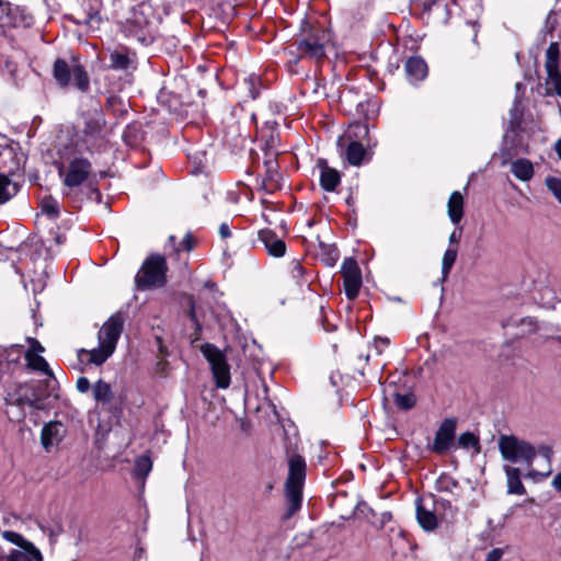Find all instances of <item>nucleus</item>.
<instances>
[{"label": "nucleus", "mask_w": 561, "mask_h": 561, "mask_svg": "<svg viewBox=\"0 0 561 561\" xmlns=\"http://www.w3.org/2000/svg\"><path fill=\"white\" fill-rule=\"evenodd\" d=\"M119 30L129 41L142 46L151 45L158 36L152 7L145 1L138 3L130 10L129 15L119 23Z\"/></svg>", "instance_id": "obj_1"}, {"label": "nucleus", "mask_w": 561, "mask_h": 561, "mask_svg": "<svg viewBox=\"0 0 561 561\" xmlns=\"http://www.w3.org/2000/svg\"><path fill=\"white\" fill-rule=\"evenodd\" d=\"M306 471L307 465L305 458L301 455L291 454L288 457V476L285 481V519L291 518L301 508Z\"/></svg>", "instance_id": "obj_2"}, {"label": "nucleus", "mask_w": 561, "mask_h": 561, "mask_svg": "<svg viewBox=\"0 0 561 561\" xmlns=\"http://www.w3.org/2000/svg\"><path fill=\"white\" fill-rule=\"evenodd\" d=\"M168 264L163 255L152 253L142 262L135 276V287L138 290L161 288L168 283Z\"/></svg>", "instance_id": "obj_3"}, {"label": "nucleus", "mask_w": 561, "mask_h": 561, "mask_svg": "<svg viewBox=\"0 0 561 561\" xmlns=\"http://www.w3.org/2000/svg\"><path fill=\"white\" fill-rule=\"evenodd\" d=\"M302 37L297 38L291 47H295L297 60L310 58L317 61L325 57L324 43L328 41L327 32L323 28H316L307 21L304 22Z\"/></svg>", "instance_id": "obj_4"}, {"label": "nucleus", "mask_w": 561, "mask_h": 561, "mask_svg": "<svg viewBox=\"0 0 561 561\" xmlns=\"http://www.w3.org/2000/svg\"><path fill=\"white\" fill-rule=\"evenodd\" d=\"M53 77L60 88H68L73 77V85L81 92L90 89V77L78 58H72L71 64L66 59L57 58L53 65Z\"/></svg>", "instance_id": "obj_5"}, {"label": "nucleus", "mask_w": 561, "mask_h": 561, "mask_svg": "<svg viewBox=\"0 0 561 561\" xmlns=\"http://www.w3.org/2000/svg\"><path fill=\"white\" fill-rule=\"evenodd\" d=\"M56 390L46 388L42 382L36 387L28 383L19 385L14 392H8L7 404H16L21 408L30 407L35 410L44 409V401L50 397L57 398Z\"/></svg>", "instance_id": "obj_6"}, {"label": "nucleus", "mask_w": 561, "mask_h": 561, "mask_svg": "<svg viewBox=\"0 0 561 561\" xmlns=\"http://www.w3.org/2000/svg\"><path fill=\"white\" fill-rule=\"evenodd\" d=\"M499 450L504 460L510 462H525L530 467L536 458V448L515 435L502 434L499 437Z\"/></svg>", "instance_id": "obj_7"}, {"label": "nucleus", "mask_w": 561, "mask_h": 561, "mask_svg": "<svg viewBox=\"0 0 561 561\" xmlns=\"http://www.w3.org/2000/svg\"><path fill=\"white\" fill-rule=\"evenodd\" d=\"M201 352L210 366L216 387L227 389L230 386L231 376L226 354L213 343H204Z\"/></svg>", "instance_id": "obj_8"}, {"label": "nucleus", "mask_w": 561, "mask_h": 561, "mask_svg": "<svg viewBox=\"0 0 561 561\" xmlns=\"http://www.w3.org/2000/svg\"><path fill=\"white\" fill-rule=\"evenodd\" d=\"M2 537L16 546L11 549L7 556H0L5 561H43V554L41 550L30 540L24 538L21 534L4 530Z\"/></svg>", "instance_id": "obj_9"}, {"label": "nucleus", "mask_w": 561, "mask_h": 561, "mask_svg": "<svg viewBox=\"0 0 561 561\" xmlns=\"http://www.w3.org/2000/svg\"><path fill=\"white\" fill-rule=\"evenodd\" d=\"M24 354V346L21 344L0 346V387L10 385L14 373L22 369L21 358Z\"/></svg>", "instance_id": "obj_10"}, {"label": "nucleus", "mask_w": 561, "mask_h": 561, "mask_svg": "<svg viewBox=\"0 0 561 561\" xmlns=\"http://www.w3.org/2000/svg\"><path fill=\"white\" fill-rule=\"evenodd\" d=\"M92 396L95 401V408L110 413L113 416H119L123 412V398L116 396L112 386L103 379H99L92 385Z\"/></svg>", "instance_id": "obj_11"}, {"label": "nucleus", "mask_w": 561, "mask_h": 561, "mask_svg": "<svg viewBox=\"0 0 561 561\" xmlns=\"http://www.w3.org/2000/svg\"><path fill=\"white\" fill-rule=\"evenodd\" d=\"M343 287L348 300H355L363 284L362 272L356 260L348 257L342 264Z\"/></svg>", "instance_id": "obj_12"}, {"label": "nucleus", "mask_w": 561, "mask_h": 561, "mask_svg": "<svg viewBox=\"0 0 561 561\" xmlns=\"http://www.w3.org/2000/svg\"><path fill=\"white\" fill-rule=\"evenodd\" d=\"M124 329V319L122 314L115 313L111 316L98 334L99 344L105 345L111 350L115 351L118 339Z\"/></svg>", "instance_id": "obj_13"}, {"label": "nucleus", "mask_w": 561, "mask_h": 561, "mask_svg": "<svg viewBox=\"0 0 561 561\" xmlns=\"http://www.w3.org/2000/svg\"><path fill=\"white\" fill-rule=\"evenodd\" d=\"M277 156L278 152H265V160L263 162L265 174L261 183V188L267 194H273L282 187V176L278 172V162L276 159Z\"/></svg>", "instance_id": "obj_14"}, {"label": "nucleus", "mask_w": 561, "mask_h": 561, "mask_svg": "<svg viewBox=\"0 0 561 561\" xmlns=\"http://www.w3.org/2000/svg\"><path fill=\"white\" fill-rule=\"evenodd\" d=\"M92 171L91 162L85 158H75L70 161L64 178V184L69 187H77L84 183Z\"/></svg>", "instance_id": "obj_15"}, {"label": "nucleus", "mask_w": 561, "mask_h": 561, "mask_svg": "<svg viewBox=\"0 0 561 561\" xmlns=\"http://www.w3.org/2000/svg\"><path fill=\"white\" fill-rule=\"evenodd\" d=\"M456 434V421L446 419L438 427L431 450L442 455L449 450Z\"/></svg>", "instance_id": "obj_16"}, {"label": "nucleus", "mask_w": 561, "mask_h": 561, "mask_svg": "<svg viewBox=\"0 0 561 561\" xmlns=\"http://www.w3.org/2000/svg\"><path fill=\"white\" fill-rule=\"evenodd\" d=\"M101 7V0H83L75 22L77 24H84L92 30H98L102 22L100 15Z\"/></svg>", "instance_id": "obj_17"}, {"label": "nucleus", "mask_w": 561, "mask_h": 561, "mask_svg": "<svg viewBox=\"0 0 561 561\" xmlns=\"http://www.w3.org/2000/svg\"><path fill=\"white\" fill-rule=\"evenodd\" d=\"M137 55L126 46H119L110 53V68L116 71L137 69Z\"/></svg>", "instance_id": "obj_18"}, {"label": "nucleus", "mask_w": 561, "mask_h": 561, "mask_svg": "<svg viewBox=\"0 0 561 561\" xmlns=\"http://www.w3.org/2000/svg\"><path fill=\"white\" fill-rule=\"evenodd\" d=\"M24 358L26 360V367L34 371H41L46 375V378L41 381L46 388L56 390L57 389V380L54 376L53 370L49 368L46 359L41 356V354H36L35 352H25Z\"/></svg>", "instance_id": "obj_19"}, {"label": "nucleus", "mask_w": 561, "mask_h": 561, "mask_svg": "<svg viewBox=\"0 0 561 561\" xmlns=\"http://www.w3.org/2000/svg\"><path fill=\"white\" fill-rule=\"evenodd\" d=\"M83 135L87 138L99 139L106 126L104 114L101 110L88 111L84 114Z\"/></svg>", "instance_id": "obj_20"}, {"label": "nucleus", "mask_w": 561, "mask_h": 561, "mask_svg": "<svg viewBox=\"0 0 561 561\" xmlns=\"http://www.w3.org/2000/svg\"><path fill=\"white\" fill-rule=\"evenodd\" d=\"M317 167L320 170V186L325 192H334L341 183V173L328 165L325 159H319Z\"/></svg>", "instance_id": "obj_21"}, {"label": "nucleus", "mask_w": 561, "mask_h": 561, "mask_svg": "<svg viewBox=\"0 0 561 561\" xmlns=\"http://www.w3.org/2000/svg\"><path fill=\"white\" fill-rule=\"evenodd\" d=\"M259 240L264 244L265 250L271 256L282 257L286 253V243L277 237L271 229L259 231Z\"/></svg>", "instance_id": "obj_22"}, {"label": "nucleus", "mask_w": 561, "mask_h": 561, "mask_svg": "<svg viewBox=\"0 0 561 561\" xmlns=\"http://www.w3.org/2000/svg\"><path fill=\"white\" fill-rule=\"evenodd\" d=\"M65 435V428L61 422L54 421L44 425L41 433L43 447L48 450L51 446L61 442Z\"/></svg>", "instance_id": "obj_23"}, {"label": "nucleus", "mask_w": 561, "mask_h": 561, "mask_svg": "<svg viewBox=\"0 0 561 561\" xmlns=\"http://www.w3.org/2000/svg\"><path fill=\"white\" fill-rule=\"evenodd\" d=\"M407 78L410 82H419L427 76V65L421 57H410L404 64Z\"/></svg>", "instance_id": "obj_24"}, {"label": "nucleus", "mask_w": 561, "mask_h": 561, "mask_svg": "<svg viewBox=\"0 0 561 561\" xmlns=\"http://www.w3.org/2000/svg\"><path fill=\"white\" fill-rule=\"evenodd\" d=\"M113 353H114V351L111 350L110 347L99 344L98 347H95L91 351L81 348L78 352V356L81 362H83V358H82L83 356H88L87 364H93V365L100 366V365L104 364L112 356Z\"/></svg>", "instance_id": "obj_25"}, {"label": "nucleus", "mask_w": 561, "mask_h": 561, "mask_svg": "<svg viewBox=\"0 0 561 561\" xmlns=\"http://www.w3.org/2000/svg\"><path fill=\"white\" fill-rule=\"evenodd\" d=\"M416 518L420 526L426 531L434 530L438 525L436 515L424 507L421 499L416 500Z\"/></svg>", "instance_id": "obj_26"}, {"label": "nucleus", "mask_w": 561, "mask_h": 561, "mask_svg": "<svg viewBox=\"0 0 561 561\" xmlns=\"http://www.w3.org/2000/svg\"><path fill=\"white\" fill-rule=\"evenodd\" d=\"M511 172L516 179L523 182L530 181L535 174L533 163L525 158H519L513 161L511 164Z\"/></svg>", "instance_id": "obj_27"}, {"label": "nucleus", "mask_w": 561, "mask_h": 561, "mask_svg": "<svg viewBox=\"0 0 561 561\" xmlns=\"http://www.w3.org/2000/svg\"><path fill=\"white\" fill-rule=\"evenodd\" d=\"M504 470L507 478V493L517 495L525 494L526 489L520 480V470L511 466H505Z\"/></svg>", "instance_id": "obj_28"}, {"label": "nucleus", "mask_w": 561, "mask_h": 561, "mask_svg": "<svg viewBox=\"0 0 561 561\" xmlns=\"http://www.w3.org/2000/svg\"><path fill=\"white\" fill-rule=\"evenodd\" d=\"M366 157L367 150L360 141H350L345 150V158L351 165H360Z\"/></svg>", "instance_id": "obj_29"}, {"label": "nucleus", "mask_w": 561, "mask_h": 561, "mask_svg": "<svg viewBox=\"0 0 561 561\" xmlns=\"http://www.w3.org/2000/svg\"><path fill=\"white\" fill-rule=\"evenodd\" d=\"M447 207L451 222H460L463 217V197L460 192L455 191L450 194Z\"/></svg>", "instance_id": "obj_30"}, {"label": "nucleus", "mask_w": 561, "mask_h": 561, "mask_svg": "<svg viewBox=\"0 0 561 561\" xmlns=\"http://www.w3.org/2000/svg\"><path fill=\"white\" fill-rule=\"evenodd\" d=\"M20 191V184L4 173H0V205L8 203Z\"/></svg>", "instance_id": "obj_31"}, {"label": "nucleus", "mask_w": 561, "mask_h": 561, "mask_svg": "<svg viewBox=\"0 0 561 561\" xmlns=\"http://www.w3.org/2000/svg\"><path fill=\"white\" fill-rule=\"evenodd\" d=\"M243 88L250 100H256L264 88L262 78L256 73H250L243 79Z\"/></svg>", "instance_id": "obj_32"}, {"label": "nucleus", "mask_w": 561, "mask_h": 561, "mask_svg": "<svg viewBox=\"0 0 561 561\" xmlns=\"http://www.w3.org/2000/svg\"><path fill=\"white\" fill-rule=\"evenodd\" d=\"M369 127L366 122H354L350 124L347 130L344 134V138L348 141L364 139L368 137Z\"/></svg>", "instance_id": "obj_33"}, {"label": "nucleus", "mask_w": 561, "mask_h": 561, "mask_svg": "<svg viewBox=\"0 0 561 561\" xmlns=\"http://www.w3.org/2000/svg\"><path fill=\"white\" fill-rule=\"evenodd\" d=\"M546 71L548 76L546 80L547 94L561 95V72L559 68L546 69Z\"/></svg>", "instance_id": "obj_34"}, {"label": "nucleus", "mask_w": 561, "mask_h": 561, "mask_svg": "<svg viewBox=\"0 0 561 561\" xmlns=\"http://www.w3.org/2000/svg\"><path fill=\"white\" fill-rule=\"evenodd\" d=\"M181 297L185 300V314L197 330H203L202 322L199 321L196 312V301L194 296L182 294Z\"/></svg>", "instance_id": "obj_35"}, {"label": "nucleus", "mask_w": 561, "mask_h": 561, "mask_svg": "<svg viewBox=\"0 0 561 561\" xmlns=\"http://www.w3.org/2000/svg\"><path fill=\"white\" fill-rule=\"evenodd\" d=\"M459 486V482L448 473H442L436 482L435 488L438 492L453 493V491Z\"/></svg>", "instance_id": "obj_36"}, {"label": "nucleus", "mask_w": 561, "mask_h": 561, "mask_svg": "<svg viewBox=\"0 0 561 561\" xmlns=\"http://www.w3.org/2000/svg\"><path fill=\"white\" fill-rule=\"evenodd\" d=\"M393 401L398 409L408 411V410H411L415 405L416 397L414 396L413 392H407V393L394 392Z\"/></svg>", "instance_id": "obj_37"}, {"label": "nucleus", "mask_w": 561, "mask_h": 561, "mask_svg": "<svg viewBox=\"0 0 561 561\" xmlns=\"http://www.w3.org/2000/svg\"><path fill=\"white\" fill-rule=\"evenodd\" d=\"M560 60V49L559 45L556 42L550 43L549 47L546 51V69H556L559 68Z\"/></svg>", "instance_id": "obj_38"}, {"label": "nucleus", "mask_w": 561, "mask_h": 561, "mask_svg": "<svg viewBox=\"0 0 561 561\" xmlns=\"http://www.w3.org/2000/svg\"><path fill=\"white\" fill-rule=\"evenodd\" d=\"M152 468V461L148 456H140L136 459L134 473L136 478H146Z\"/></svg>", "instance_id": "obj_39"}, {"label": "nucleus", "mask_w": 561, "mask_h": 561, "mask_svg": "<svg viewBox=\"0 0 561 561\" xmlns=\"http://www.w3.org/2000/svg\"><path fill=\"white\" fill-rule=\"evenodd\" d=\"M41 207L42 211L49 218L56 219L59 217V204L54 197H44L41 202Z\"/></svg>", "instance_id": "obj_40"}, {"label": "nucleus", "mask_w": 561, "mask_h": 561, "mask_svg": "<svg viewBox=\"0 0 561 561\" xmlns=\"http://www.w3.org/2000/svg\"><path fill=\"white\" fill-rule=\"evenodd\" d=\"M288 273L298 285H302L306 282L304 278L306 270L299 260L294 259L288 263Z\"/></svg>", "instance_id": "obj_41"}, {"label": "nucleus", "mask_w": 561, "mask_h": 561, "mask_svg": "<svg viewBox=\"0 0 561 561\" xmlns=\"http://www.w3.org/2000/svg\"><path fill=\"white\" fill-rule=\"evenodd\" d=\"M320 255L322 260L328 266H333L339 260V250L333 245L324 244L322 242L320 243Z\"/></svg>", "instance_id": "obj_42"}, {"label": "nucleus", "mask_w": 561, "mask_h": 561, "mask_svg": "<svg viewBox=\"0 0 561 561\" xmlns=\"http://www.w3.org/2000/svg\"><path fill=\"white\" fill-rule=\"evenodd\" d=\"M457 259V248L449 247L443 256L442 274L447 277Z\"/></svg>", "instance_id": "obj_43"}, {"label": "nucleus", "mask_w": 561, "mask_h": 561, "mask_svg": "<svg viewBox=\"0 0 561 561\" xmlns=\"http://www.w3.org/2000/svg\"><path fill=\"white\" fill-rule=\"evenodd\" d=\"M458 445L462 448H476L480 451V443L478 436L471 432H465L458 437Z\"/></svg>", "instance_id": "obj_44"}, {"label": "nucleus", "mask_w": 561, "mask_h": 561, "mask_svg": "<svg viewBox=\"0 0 561 561\" xmlns=\"http://www.w3.org/2000/svg\"><path fill=\"white\" fill-rule=\"evenodd\" d=\"M523 121V111L520 108V101L515 100L512 108L510 110V125L512 129H516L520 126Z\"/></svg>", "instance_id": "obj_45"}, {"label": "nucleus", "mask_w": 561, "mask_h": 561, "mask_svg": "<svg viewBox=\"0 0 561 561\" xmlns=\"http://www.w3.org/2000/svg\"><path fill=\"white\" fill-rule=\"evenodd\" d=\"M11 3L0 0V26L15 25L11 19Z\"/></svg>", "instance_id": "obj_46"}, {"label": "nucleus", "mask_w": 561, "mask_h": 561, "mask_svg": "<svg viewBox=\"0 0 561 561\" xmlns=\"http://www.w3.org/2000/svg\"><path fill=\"white\" fill-rule=\"evenodd\" d=\"M265 141L264 149L265 152H278L277 147L279 144V135L278 131L266 133L265 137H262Z\"/></svg>", "instance_id": "obj_47"}, {"label": "nucleus", "mask_w": 561, "mask_h": 561, "mask_svg": "<svg viewBox=\"0 0 561 561\" xmlns=\"http://www.w3.org/2000/svg\"><path fill=\"white\" fill-rule=\"evenodd\" d=\"M546 185L561 204V179L549 176L546 179Z\"/></svg>", "instance_id": "obj_48"}, {"label": "nucleus", "mask_w": 561, "mask_h": 561, "mask_svg": "<svg viewBox=\"0 0 561 561\" xmlns=\"http://www.w3.org/2000/svg\"><path fill=\"white\" fill-rule=\"evenodd\" d=\"M447 1L446 0H423V11L431 12L433 9H443L447 10Z\"/></svg>", "instance_id": "obj_49"}, {"label": "nucleus", "mask_w": 561, "mask_h": 561, "mask_svg": "<svg viewBox=\"0 0 561 561\" xmlns=\"http://www.w3.org/2000/svg\"><path fill=\"white\" fill-rule=\"evenodd\" d=\"M27 342L30 344V348L25 352H35L36 354H41L45 352L44 346L34 337H27Z\"/></svg>", "instance_id": "obj_50"}, {"label": "nucleus", "mask_w": 561, "mask_h": 561, "mask_svg": "<svg viewBox=\"0 0 561 561\" xmlns=\"http://www.w3.org/2000/svg\"><path fill=\"white\" fill-rule=\"evenodd\" d=\"M77 389L81 393L88 392L90 389L92 390V385L90 383L89 379L87 377H80L77 380Z\"/></svg>", "instance_id": "obj_51"}, {"label": "nucleus", "mask_w": 561, "mask_h": 561, "mask_svg": "<svg viewBox=\"0 0 561 561\" xmlns=\"http://www.w3.org/2000/svg\"><path fill=\"white\" fill-rule=\"evenodd\" d=\"M278 123L276 121H266L261 128V136L265 137L266 133L278 131Z\"/></svg>", "instance_id": "obj_52"}, {"label": "nucleus", "mask_w": 561, "mask_h": 561, "mask_svg": "<svg viewBox=\"0 0 561 561\" xmlns=\"http://www.w3.org/2000/svg\"><path fill=\"white\" fill-rule=\"evenodd\" d=\"M504 551L501 548H494L488 552L485 561H500L503 557Z\"/></svg>", "instance_id": "obj_53"}, {"label": "nucleus", "mask_w": 561, "mask_h": 561, "mask_svg": "<svg viewBox=\"0 0 561 561\" xmlns=\"http://www.w3.org/2000/svg\"><path fill=\"white\" fill-rule=\"evenodd\" d=\"M181 247H182V249H184L186 251L193 250L194 241H193V237L191 236V233L185 234V237L181 241Z\"/></svg>", "instance_id": "obj_54"}, {"label": "nucleus", "mask_w": 561, "mask_h": 561, "mask_svg": "<svg viewBox=\"0 0 561 561\" xmlns=\"http://www.w3.org/2000/svg\"><path fill=\"white\" fill-rule=\"evenodd\" d=\"M219 234H220L221 239H227V238L231 237V230L227 222H222L219 226Z\"/></svg>", "instance_id": "obj_55"}, {"label": "nucleus", "mask_w": 561, "mask_h": 561, "mask_svg": "<svg viewBox=\"0 0 561 561\" xmlns=\"http://www.w3.org/2000/svg\"><path fill=\"white\" fill-rule=\"evenodd\" d=\"M345 203L351 208L352 213L355 214V203L356 202H355L354 193L352 190L350 191V194L345 198Z\"/></svg>", "instance_id": "obj_56"}, {"label": "nucleus", "mask_w": 561, "mask_h": 561, "mask_svg": "<svg viewBox=\"0 0 561 561\" xmlns=\"http://www.w3.org/2000/svg\"><path fill=\"white\" fill-rule=\"evenodd\" d=\"M460 237H461V232L457 231V230H454L451 232V234L449 236V247H451L453 244H457L460 240Z\"/></svg>", "instance_id": "obj_57"}, {"label": "nucleus", "mask_w": 561, "mask_h": 561, "mask_svg": "<svg viewBox=\"0 0 561 561\" xmlns=\"http://www.w3.org/2000/svg\"><path fill=\"white\" fill-rule=\"evenodd\" d=\"M202 331L203 330H197V328H194V331L190 334V340L192 344L201 340Z\"/></svg>", "instance_id": "obj_58"}, {"label": "nucleus", "mask_w": 561, "mask_h": 561, "mask_svg": "<svg viewBox=\"0 0 561 561\" xmlns=\"http://www.w3.org/2000/svg\"><path fill=\"white\" fill-rule=\"evenodd\" d=\"M552 485L556 490L561 491V471L553 478Z\"/></svg>", "instance_id": "obj_59"}, {"label": "nucleus", "mask_w": 561, "mask_h": 561, "mask_svg": "<svg viewBox=\"0 0 561 561\" xmlns=\"http://www.w3.org/2000/svg\"><path fill=\"white\" fill-rule=\"evenodd\" d=\"M137 130L136 125H128L124 131V138H128Z\"/></svg>", "instance_id": "obj_60"}, {"label": "nucleus", "mask_w": 561, "mask_h": 561, "mask_svg": "<svg viewBox=\"0 0 561 561\" xmlns=\"http://www.w3.org/2000/svg\"><path fill=\"white\" fill-rule=\"evenodd\" d=\"M356 510L363 514L365 513V511H371L370 507L365 502H359L356 506Z\"/></svg>", "instance_id": "obj_61"}, {"label": "nucleus", "mask_w": 561, "mask_h": 561, "mask_svg": "<svg viewBox=\"0 0 561 561\" xmlns=\"http://www.w3.org/2000/svg\"><path fill=\"white\" fill-rule=\"evenodd\" d=\"M106 103L110 105V106H114V104L118 103V104H122L121 100L114 95H111L110 98H107V101Z\"/></svg>", "instance_id": "obj_62"}, {"label": "nucleus", "mask_w": 561, "mask_h": 561, "mask_svg": "<svg viewBox=\"0 0 561 561\" xmlns=\"http://www.w3.org/2000/svg\"><path fill=\"white\" fill-rule=\"evenodd\" d=\"M91 193L95 196V198L100 202L102 198L101 192L98 187L91 188Z\"/></svg>", "instance_id": "obj_63"}, {"label": "nucleus", "mask_w": 561, "mask_h": 561, "mask_svg": "<svg viewBox=\"0 0 561 561\" xmlns=\"http://www.w3.org/2000/svg\"><path fill=\"white\" fill-rule=\"evenodd\" d=\"M556 151L561 159V138L556 142Z\"/></svg>", "instance_id": "obj_64"}]
</instances>
